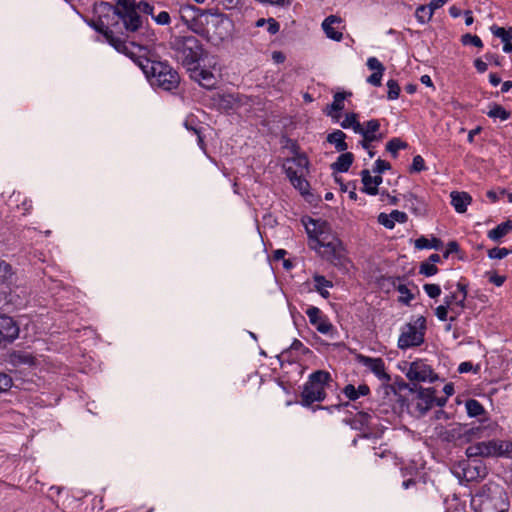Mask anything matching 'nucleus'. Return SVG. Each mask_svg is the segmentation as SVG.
<instances>
[{"label": "nucleus", "instance_id": "obj_1", "mask_svg": "<svg viewBox=\"0 0 512 512\" xmlns=\"http://www.w3.org/2000/svg\"><path fill=\"white\" fill-rule=\"evenodd\" d=\"M134 62L141 68L152 86H157L163 90L170 91L179 84V76L175 70L167 63L151 60L142 56L133 57Z\"/></svg>", "mask_w": 512, "mask_h": 512}, {"label": "nucleus", "instance_id": "obj_2", "mask_svg": "<svg viewBox=\"0 0 512 512\" xmlns=\"http://www.w3.org/2000/svg\"><path fill=\"white\" fill-rule=\"evenodd\" d=\"M97 20L92 21L91 26L102 33L107 41L118 51L130 54L126 44L120 39H116L112 33V28L119 25L121 15L118 10L108 3H100L94 8Z\"/></svg>", "mask_w": 512, "mask_h": 512}, {"label": "nucleus", "instance_id": "obj_3", "mask_svg": "<svg viewBox=\"0 0 512 512\" xmlns=\"http://www.w3.org/2000/svg\"><path fill=\"white\" fill-rule=\"evenodd\" d=\"M309 237V246L326 254L334 265L344 266L346 261L340 252V241L328 230V226H305Z\"/></svg>", "mask_w": 512, "mask_h": 512}, {"label": "nucleus", "instance_id": "obj_4", "mask_svg": "<svg viewBox=\"0 0 512 512\" xmlns=\"http://www.w3.org/2000/svg\"><path fill=\"white\" fill-rule=\"evenodd\" d=\"M175 58L188 69L195 65L201 57L202 48L198 39L193 36H179L171 41Z\"/></svg>", "mask_w": 512, "mask_h": 512}, {"label": "nucleus", "instance_id": "obj_5", "mask_svg": "<svg viewBox=\"0 0 512 512\" xmlns=\"http://www.w3.org/2000/svg\"><path fill=\"white\" fill-rule=\"evenodd\" d=\"M425 318L419 317L415 324L407 323L401 329L398 339L400 349H408L419 346L424 341Z\"/></svg>", "mask_w": 512, "mask_h": 512}, {"label": "nucleus", "instance_id": "obj_6", "mask_svg": "<svg viewBox=\"0 0 512 512\" xmlns=\"http://www.w3.org/2000/svg\"><path fill=\"white\" fill-rule=\"evenodd\" d=\"M207 32L216 40L228 38L232 31L231 20L223 14L211 13L206 16Z\"/></svg>", "mask_w": 512, "mask_h": 512}, {"label": "nucleus", "instance_id": "obj_7", "mask_svg": "<svg viewBox=\"0 0 512 512\" xmlns=\"http://www.w3.org/2000/svg\"><path fill=\"white\" fill-rule=\"evenodd\" d=\"M480 457H512V442L490 440L487 442H478Z\"/></svg>", "mask_w": 512, "mask_h": 512}, {"label": "nucleus", "instance_id": "obj_8", "mask_svg": "<svg viewBox=\"0 0 512 512\" xmlns=\"http://www.w3.org/2000/svg\"><path fill=\"white\" fill-rule=\"evenodd\" d=\"M406 376L411 381H434L437 375L433 372L431 367L423 361H415L410 364Z\"/></svg>", "mask_w": 512, "mask_h": 512}, {"label": "nucleus", "instance_id": "obj_9", "mask_svg": "<svg viewBox=\"0 0 512 512\" xmlns=\"http://www.w3.org/2000/svg\"><path fill=\"white\" fill-rule=\"evenodd\" d=\"M326 397L325 390L323 387L316 386L309 381L304 385L301 393V404L309 406L314 402H320Z\"/></svg>", "mask_w": 512, "mask_h": 512}, {"label": "nucleus", "instance_id": "obj_10", "mask_svg": "<svg viewBox=\"0 0 512 512\" xmlns=\"http://www.w3.org/2000/svg\"><path fill=\"white\" fill-rule=\"evenodd\" d=\"M193 66V68H189V70L191 71V78L197 81L204 88H214L217 83V79L214 73L210 70L201 68L196 64Z\"/></svg>", "mask_w": 512, "mask_h": 512}, {"label": "nucleus", "instance_id": "obj_11", "mask_svg": "<svg viewBox=\"0 0 512 512\" xmlns=\"http://www.w3.org/2000/svg\"><path fill=\"white\" fill-rule=\"evenodd\" d=\"M485 429L484 426L479 425L477 427L468 428L467 426L457 425L456 427L448 430L446 432V439L448 441L454 440L456 438H465L467 441H471L473 438L479 436L482 430Z\"/></svg>", "mask_w": 512, "mask_h": 512}, {"label": "nucleus", "instance_id": "obj_12", "mask_svg": "<svg viewBox=\"0 0 512 512\" xmlns=\"http://www.w3.org/2000/svg\"><path fill=\"white\" fill-rule=\"evenodd\" d=\"M19 327L15 321L6 315H0V343L11 342L18 337Z\"/></svg>", "mask_w": 512, "mask_h": 512}, {"label": "nucleus", "instance_id": "obj_13", "mask_svg": "<svg viewBox=\"0 0 512 512\" xmlns=\"http://www.w3.org/2000/svg\"><path fill=\"white\" fill-rule=\"evenodd\" d=\"M342 19L335 15H330L322 22V29L329 39L334 41H341L343 33L338 30V26L341 24Z\"/></svg>", "mask_w": 512, "mask_h": 512}, {"label": "nucleus", "instance_id": "obj_14", "mask_svg": "<svg viewBox=\"0 0 512 512\" xmlns=\"http://www.w3.org/2000/svg\"><path fill=\"white\" fill-rule=\"evenodd\" d=\"M306 314L310 323L322 334H328L332 330V325L322 315L317 307H310Z\"/></svg>", "mask_w": 512, "mask_h": 512}, {"label": "nucleus", "instance_id": "obj_15", "mask_svg": "<svg viewBox=\"0 0 512 512\" xmlns=\"http://www.w3.org/2000/svg\"><path fill=\"white\" fill-rule=\"evenodd\" d=\"M360 362L370 369L379 379L389 381L390 376L385 372L384 361L381 358H370L367 356H360Z\"/></svg>", "mask_w": 512, "mask_h": 512}, {"label": "nucleus", "instance_id": "obj_16", "mask_svg": "<svg viewBox=\"0 0 512 512\" xmlns=\"http://www.w3.org/2000/svg\"><path fill=\"white\" fill-rule=\"evenodd\" d=\"M479 512H506L502 496L483 497L480 502Z\"/></svg>", "mask_w": 512, "mask_h": 512}, {"label": "nucleus", "instance_id": "obj_17", "mask_svg": "<svg viewBox=\"0 0 512 512\" xmlns=\"http://www.w3.org/2000/svg\"><path fill=\"white\" fill-rule=\"evenodd\" d=\"M435 391L433 389H421L418 393V400L416 403V409L421 413L425 414L433 405L435 401Z\"/></svg>", "mask_w": 512, "mask_h": 512}, {"label": "nucleus", "instance_id": "obj_18", "mask_svg": "<svg viewBox=\"0 0 512 512\" xmlns=\"http://www.w3.org/2000/svg\"><path fill=\"white\" fill-rule=\"evenodd\" d=\"M286 174L291 184L302 194L306 195L309 189V183L303 178L302 173L298 174L291 165L286 166Z\"/></svg>", "mask_w": 512, "mask_h": 512}, {"label": "nucleus", "instance_id": "obj_19", "mask_svg": "<svg viewBox=\"0 0 512 512\" xmlns=\"http://www.w3.org/2000/svg\"><path fill=\"white\" fill-rule=\"evenodd\" d=\"M379 128L380 123L378 120H369L364 125L362 124V132H358V134H361L367 141H380L383 136L381 134H377Z\"/></svg>", "mask_w": 512, "mask_h": 512}, {"label": "nucleus", "instance_id": "obj_20", "mask_svg": "<svg viewBox=\"0 0 512 512\" xmlns=\"http://www.w3.org/2000/svg\"><path fill=\"white\" fill-rule=\"evenodd\" d=\"M451 204L458 213L466 211L467 206L471 203V196L466 192L453 191L450 194Z\"/></svg>", "mask_w": 512, "mask_h": 512}, {"label": "nucleus", "instance_id": "obj_21", "mask_svg": "<svg viewBox=\"0 0 512 512\" xmlns=\"http://www.w3.org/2000/svg\"><path fill=\"white\" fill-rule=\"evenodd\" d=\"M120 15V20H122L125 29L128 31H136L142 24L141 18L136 9L129 10Z\"/></svg>", "mask_w": 512, "mask_h": 512}, {"label": "nucleus", "instance_id": "obj_22", "mask_svg": "<svg viewBox=\"0 0 512 512\" xmlns=\"http://www.w3.org/2000/svg\"><path fill=\"white\" fill-rule=\"evenodd\" d=\"M408 221L407 214L398 210H393L389 214L381 213L378 216L379 224H395L397 223H405Z\"/></svg>", "mask_w": 512, "mask_h": 512}, {"label": "nucleus", "instance_id": "obj_23", "mask_svg": "<svg viewBox=\"0 0 512 512\" xmlns=\"http://www.w3.org/2000/svg\"><path fill=\"white\" fill-rule=\"evenodd\" d=\"M369 391V387L365 384L359 385L358 388H355L352 384H348L343 389L345 396L352 401H355L360 396L367 395Z\"/></svg>", "mask_w": 512, "mask_h": 512}, {"label": "nucleus", "instance_id": "obj_24", "mask_svg": "<svg viewBox=\"0 0 512 512\" xmlns=\"http://www.w3.org/2000/svg\"><path fill=\"white\" fill-rule=\"evenodd\" d=\"M346 95L344 93H336L332 104L327 107V114L332 118L338 119L339 112L344 108V100Z\"/></svg>", "mask_w": 512, "mask_h": 512}, {"label": "nucleus", "instance_id": "obj_25", "mask_svg": "<svg viewBox=\"0 0 512 512\" xmlns=\"http://www.w3.org/2000/svg\"><path fill=\"white\" fill-rule=\"evenodd\" d=\"M199 15V10L192 5H182L179 9V16L181 20L186 24L190 25Z\"/></svg>", "mask_w": 512, "mask_h": 512}, {"label": "nucleus", "instance_id": "obj_26", "mask_svg": "<svg viewBox=\"0 0 512 512\" xmlns=\"http://www.w3.org/2000/svg\"><path fill=\"white\" fill-rule=\"evenodd\" d=\"M463 474L467 481H472L477 478H483L486 475V468L479 464L476 466L468 465L463 468Z\"/></svg>", "mask_w": 512, "mask_h": 512}, {"label": "nucleus", "instance_id": "obj_27", "mask_svg": "<svg viewBox=\"0 0 512 512\" xmlns=\"http://www.w3.org/2000/svg\"><path fill=\"white\" fill-rule=\"evenodd\" d=\"M414 245L417 249L433 248L439 250L442 248L443 242L436 237L428 239L424 236H421L420 238L415 240Z\"/></svg>", "mask_w": 512, "mask_h": 512}, {"label": "nucleus", "instance_id": "obj_28", "mask_svg": "<svg viewBox=\"0 0 512 512\" xmlns=\"http://www.w3.org/2000/svg\"><path fill=\"white\" fill-rule=\"evenodd\" d=\"M327 141L333 144L337 151L342 152L347 149L345 143V134L341 130H337L328 135Z\"/></svg>", "mask_w": 512, "mask_h": 512}, {"label": "nucleus", "instance_id": "obj_29", "mask_svg": "<svg viewBox=\"0 0 512 512\" xmlns=\"http://www.w3.org/2000/svg\"><path fill=\"white\" fill-rule=\"evenodd\" d=\"M353 162V155L351 153L341 154L337 161L332 164L334 170L338 172H346Z\"/></svg>", "mask_w": 512, "mask_h": 512}, {"label": "nucleus", "instance_id": "obj_30", "mask_svg": "<svg viewBox=\"0 0 512 512\" xmlns=\"http://www.w3.org/2000/svg\"><path fill=\"white\" fill-rule=\"evenodd\" d=\"M314 282H315V289L319 294L324 297H329V292L326 288L332 287V282L327 280L324 276L321 275H315L314 276Z\"/></svg>", "mask_w": 512, "mask_h": 512}, {"label": "nucleus", "instance_id": "obj_31", "mask_svg": "<svg viewBox=\"0 0 512 512\" xmlns=\"http://www.w3.org/2000/svg\"><path fill=\"white\" fill-rule=\"evenodd\" d=\"M331 380V376L328 372L318 370L312 373L309 377V382L320 387H325L326 384Z\"/></svg>", "mask_w": 512, "mask_h": 512}, {"label": "nucleus", "instance_id": "obj_32", "mask_svg": "<svg viewBox=\"0 0 512 512\" xmlns=\"http://www.w3.org/2000/svg\"><path fill=\"white\" fill-rule=\"evenodd\" d=\"M362 183H363V191L370 195H376L378 193V189L375 188L373 176H371L369 170H363L361 172Z\"/></svg>", "mask_w": 512, "mask_h": 512}, {"label": "nucleus", "instance_id": "obj_33", "mask_svg": "<svg viewBox=\"0 0 512 512\" xmlns=\"http://www.w3.org/2000/svg\"><path fill=\"white\" fill-rule=\"evenodd\" d=\"M434 9L429 5H421L416 9V19L421 23L425 24L429 22L433 16Z\"/></svg>", "mask_w": 512, "mask_h": 512}, {"label": "nucleus", "instance_id": "obj_34", "mask_svg": "<svg viewBox=\"0 0 512 512\" xmlns=\"http://www.w3.org/2000/svg\"><path fill=\"white\" fill-rule=\"evenodd\" d=\"M465 407L470 417H477L485 413L484 407L475 399L467 400Z\"/></svg>", "mask_w": 512, "mask_h": 512}, {"label": "nucleus", "instance_id": "obj_35", "mask_svg": "<svg viewBox=\"0 0 512 512\" xmlns=\"http://www.w3.org/2000/svg\"><path fill=\"white\" fill-rule=\"evenodd\" d=\"M492 34L502 40L503 43L510 42L512 39V27L508 29L499 27L496 25L491 26L490 28Z\"/></svg>", "mask_w": 512, "mask_h": 512}, {"label": "nucleus", "instance_id": "obj_36", "mask_svg": "<svg viewBox=\"0 0 512 512\" xmlns=\"http://www.w3.org/2000/svg\"><path fill=\"white\" fill-rule=\"evenodd\" d=\"M341 126L346 129L352 128L355 133L362 132V124L357 121L355 114H347Z\"/></svg>", "mask_w": 512, "mask_h": 512}, {"label": "nucleus", "instance_id": "obj_37", "mask_svg": "<svg viewBox=\"0 0 512 512\" xmlns=\"http://www.w3.org/2000/svg\"><path fill=\"white\" fill-rule=\"evenodd\" d=\"M510 231H512V226H496V228L488 232V237L493 241H499Z\"/></svg>", "mask_w": 512, "mask_h": 512}, {"label": "nucleus", "instance_id": "obj_38", "mask_svg": "<svg viewBox=\"0 0 512 512\" xmlns=\"http://www.w3.org/2000/svg\"><path fill=\"white\" fill-rule=\"evenodd\" d=\"M488 197L493 201L503 200L512 204V191H507L505 189H501L499 191H489L487 193Z\"/></svg>", "mask_w": 512, "mask_h": 512}, {"label": "nucleus", "instance_id": "obj_39", "mask_svg": "<svg viewBox=\"0 0 512 512\" xmlns=\"http://www.w3.org/2000/svg\"><path fill=\"white\" fill-rule=\"evenodd\" d=\"M487 114L489 117L500 118L501 120H506L510 116V113L500 105H494L491 107Z\"/></svg>", "mask_w": 512, "mask_h": 512}, {"label": "nucleus", "instance_id": "obj_40", "mask_svg": "<svg viewBox=\"0 0 512 512\" xmlns=\"http://www.w3.org/2000/svg\"><path fill=\"white\" fill-rule=\"evenodd\" d=\"M12 275V267L5 261L0 260V282H8Z\"/></svg>", "mask_w": 512, "mask_h": 512}, {"label": "nucleus", "instance_id": "obj_41", "mask_svg": "<svg viewBox=\"0 0 512 512\" xmlns=\"http://www.w3.org/2000/svg\"><path fill=\"white\" fill-rule=\"evenodd\" d=\"M406 147H407V144L398 138L391 139L386 145L387 151L392 153L394 156L397 154L398 150L406 148Z\"/></svg>", "mask_w": 512, "mask_h": 512}, {"label": "nucleus", "instance_id": "obj_42", "mask_svg": "<svg viewBox=\"0 0 512 512\" xmlns=\"http://www.w3.org/2000/svg\"><path fill=\"white\" fill-rule=\"evenodd\" d=\"M438 272V268L429 262H422L420 265L419 273L427 277L433 276Z\"/></svg>", "mask_w": 512, "mask_h": 512}, {"label": "nucleus", "instance_id": "obj_43", "mask_svg": "<svg viewBox=\"0 0 512 512\" xmlns=\"http://www.w3.org/2000/svg\"><path fill=\"white\" fill-rule=\"evenodd\" d=\"M510 253H511V250H509L507 248L495 247V248H492V249H490L488 251V256L491 259H503L504 257H506Z\"/></svg>", "mask_w": 512, "mask_h": 512}, {"label": "nucleus", "instance_id": "obj_44", "mask_svg": "<svg viewBox=\"0 0 512 512\" xmlns=\"http://www.w3.org/2000/svg\"><path fill=\"white\" fill-rule=\"evenodd\" d=\"M388 87V99L395 100L398 98L400 93V87L395 80H389L387 82Z\"/></svg>", "mask_w": 512, "mask_h": 512}, {"label": "nucleus", "instance_id": "obj_45", "mask_svg": "<svg viewBox=\"0 0 512 512\" xmlns=\"http://www.w3.org/2000/svg\"><path fill=\"white\" fill-rule=\"evenodd\" d=\"M398 291L401 294L399 301L404 304H409V302L414 298V295L410 292V290L405 285H399Z\"/></svg>", "mask_w": 512, "mask_h": 512}, {"label": "nucleus", "instance_id": "obj_46", "mask_svg": "<svg viewBox=\"0 0 512 512\" xmlns=\"http://www.w3.org/2000/svg\"><path fill=\"white\" fill-rule=\"evenodd\" d=\"M119 14H123L129 10L135 9L134 0H117V7Z\"/></svg>", "mask_w": 512, "mask_h": 512}, {"label": "nucleus", "instance_id": "obj_47", "mask_svg": "<svg viewBox=\"0 0 512 512\" xmlns=\"http://www.w3.org/2000/svg\"><path fill=\"white\" fill-rule=\"evenodd\" d=\"M367 67L374 72H384L385 70L383 64L376 57L368 58Z\"/></svg>", "mask_w": 512, "mask_h": 512}, {"label": "nucleus", "instance_id": "obj_48", "mask_svg": "<svg viewBox=\"0 0 512 512\" xmlns=\"http://www.w3.org/2000/svg\"><path fill=\"white\" fill-rule=\"evenodd\" d=\"M423 288L430 298H436L441 294L440 286L437 284H425Z\"/></svg>", "mask_w": 512, "mask_h": 512}, {"label": "nucleus", "instance_id": "obj_49", "mask_svg": "<svg viewBox=\"0 0 512 512\" xmlns=\"http://www.w3.org/2000/svg\"><path fill=\"white\" fill-rule=\"evenodd\" d=\"M223 105L226 108L234 109L239 105V100L234 95H225L222 99Z\"/></svg>", "mask_w": 512, "mask_h": 512}, {"label": "nucleus", "instance_id": "obj_50", "mask_svg": "<svg viewBox=\"0 0 512 512\" xmlns=\"http://www.w3.org/2000/svg\"><path fill=\"white\" fill-rule=\"evenodd\" d=\"M11 386V377L5 373L0 372V392L7 391Z\"/></svg>", "mask_w": 512, "mask_h": 512}, {"label": "nucleus", "instance_id": "obj_51", "mask_svg": "<svg viewBox=\"0 0 512 512\" xmlns=\"http://www.w3.org/2000/svg\"><path fill=\"white\" fill-rule=\"evenodd\" d=\"M13 363H23L31 365L33 363V358L28 354H13L12 355Z\"/></svg>", "mask_w": 512, "mask_h": 512}, {"label": "nucleus", "instance_id": "obj_52", "mask_svg": "<svg viewBox=\"0 0 512 512\" xmlns=\"http://www.w3.org/2000/svg\"><path fill=\"white\" fill-rule=\"evenodd\" d=\"M463 43L464 44H472L476 47H479L481 48L483 46V43L481 41V39L476 36V35H470V34H466L463 36Z\"/></svg>", "mask_w": 512, "mask_h": 512}, {"label": "nucleus", "instance_id": "obj_53", "mask_svg": "<svg viewBox=\"0 0 512 512\" xmlns=\"http://www.w3.org/2000/svg\"><path fill=\"white\" fill-rule=\"evenodd\" d=\"M390 167L391 166H390V164L388 162H386L384 160H381V159H377L376 162H375V166L373 168V172L381 174L384 171L389 170Z\"/></svg>", "mask_w": 512, "mask_h": 512}, {"label": "nucleus", "instance_id": "obj_54", "mask_svg": "<svg viewBox=\"0 0 512 512\" xmlns=\"http://www.w3.org/2000/svg\"><path fill=\"white\" fill-rule=\"evenodd\" d=\"M425 169L424 159L420 155H416L413 158L411 170L414 172H420Z\"/></svg>", "mask_w": 512, "mask_h": 512}, {"label": "nucleus", "instance_id": "obj_55", "mask_svg": "<svg viewBox=\"0 0 512 512\" xmlns=\"http://www.w3.org/2000/svg\"><path fill=\"white\" fill-rule=\"evenodd\" d=\"M157 24L167 25L170 22V15L166 11L160 12L158 15L153 17Z\"/></svg>", "mask_w": 512, "mask_h": 512}, {"label": "nucleus", "instance_id": "obj_56", "mask_svg": "<svg viewBox=\"0 0 512 512\" xmlns=\"http://www.w3.org/2000/svg\"><path fill=\"white\" fill-rule=\"evenodd\" d=\"M383 72H374L367 78V82L373 86H380Z\"/></svg>", "mask_w": 512, "mask_h": 512}, {"label": "nucleus", "instance_id": "obj_57", "mask_svg": "<svg viewBox=\"0 0 512 512\" xmlns=\"http://www.w3.org/2000/svg\"><path fill=\"white\" fill-rule=\"evenodd\" d=\"M480 450H479V445L478 443H475L473 445H470L469 447H467L466 449V455L468 458H472V457H480Z\"/></svg>", "mask_w": 512, "mask_h": 512}, {"label": "nucleus", "instance_id": "obj_58", "mask_svg": "<svg viewBox=\"0 0 512 512\" xmlns=\"http://www.w3.org/2000/svg\"><path fill=\"white\" fill-rule=\"evenodd\" d=\"M448 307L446 305H440L436 308L435 314L439 320L445 321L447 320Z\"/></svg>", "mask_w": 512, "mask_h": 512}, {"label": "nucleus", "instance_id": "obj_59", "mask_svg": "<svg viewBox=\"0 0 512 512\" xmlns=\"http://www.w3.org/2000/svg\"><path fill=\"white\" fill-rule=\"evenodd\" d=\"M279 24L278 22L273 19V18H269L267 19V31L270 33V34H276L278 31H279Z\"/></svg>", "mask_w": 512, "mask_h": 512}, {"label": "nucleus", "instance_id": "obj_60", "mask_svg": "<svg viewBox=\"0 0 512 512\" xmlns=\"http://www.w3.org/2000/svg\"><path fill=\"white\" fill-rule=\"evenodd\" d=\"M457 288L461 292V300L457 301V306H459L460 308H464V303L467 296L466 286L463 285L462 283H458Z\"/></svg>", "mask_w": 512, "mask_h": 512}, {"label": "nucleus", "instance_id": "obj_61", "mask_svg": "<svg viewBox=\"0 0 512 512\" xmlns=\"http://www.w3.org/2000/svg\"><path fill=\"white\" fill-rule=\"evenodd\" d=\"M457 301H459L458 295H457V293H453L444 298V305H446L448 308H451V310L454 311V309L452 308V305L455 304L457 306Z\"/></svg>", "mask_w": 512, "mask_h": 512}, {"label": "nucleus", "instance_id": "obj_62", "mask_svg": "<svg viewBox=\"0 0 512 512\" xmlns=\"http://www.w3.org/2000/svg\"><path fill=\"white\" fill-rule=\"evenodd\" d=\"M458 248H459V246H458L457 242H455V241L449 242L447 244V249H446L445 253L443 254V257L448 258L451 253L458 251Z\"/></svg>", "mask_w": 512, "mask_h": 512}, {"label": "nucleus", "instance_id": "obj_63", "mask_svg": "<svg viewBox=\"0 0 512 512\" xmlns=\"http://www.w3.org/2000/svg\"><path fill=\"white\" fill-rule=\"evenodd\" d=\"M489 281L493 284H495L496 286H501L504 281H505V277L504 276H499V275H496V274H491L489 276Z\"/></svg>", "mask_w": 512, "mask_h": 512}, {"label": "nucleus", "instance_id": "obj_64", "mask_svg": "<svg viewBox=\"0 0 512 512\" xmlns=\"http://www.w3.org/2000/svg\"><path fill=\"white\" fill-rule=\"evenodd\" d=\"M473 369V365L471 362H462L458 367L459 373H467Z\"/></svg>", "mask_w": 512, "mask_h": 512}]
</instances>
